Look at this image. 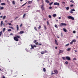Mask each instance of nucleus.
I'll return each instance as SVG.
<instances>
[{
    "mask_svg": "<svg viewBox=\"0 0 78 78\" xmlns=\"http://www.w3.org/2000/svg\"><path fill=\"white\" fill-rule=\"evenodd\" d=\"M31 47L33 49V48H34V46H33V45H32V44H31Z\"/></svg>",
    "mask_w": 78,
    "mask_h": 78,
    "instance_id": "30",
    "label": "nucleus"
},
{
    "mask_svg": "<svg viewBox=\"0 0 78 78\" xmlns=\"http://www.w3.org/2000/svg\"><path fill=\"white\" fill-rule=\"evenodd\" d=\"M2 17H3V16H0V18H2Z\"/></svg>",
    "mask_w": 78,
    "mask_h": 78,
    "instance_id": "60",
    "label": "nucleus"
},
{
    "mask_svg": "<svg viewBox=\"0 0 78 78\" xmlns=\"http://www.w3.org/2000/svg\"><path fill=\"white\" fill-rule=\"evenodd\" d=\"M62 4H65V2H62Z\"/></svg>",
    "mask_w": 78,
    "mask_h": 78,
    "instance_id": "55",
    "label": "nucleus"
},
{
    "mask_svg": "<svg viewBox=\"0 0 78 78\" xmlns=\"http://www.w3.org/2000/svg\"><path fill=\"white\" fill-rule=\"evenodd\" d=\"M66 10H69V7H67L66 8Z\"/></svg>",
    "mask_w": 78,
    "mask_h": 78,
    "instance_id": "31",
    "label": "nucleus"
},
{
    "mask_svg": "<svg viewBox=\"0 0 78 78\" xmlns=\"http://www.w3.org/2000/svg\"><path fill=\"white\" fill-rule=\"evenodd\" d=\"M41 28V26H39L38 28V29H40V28Z\"/></svg>",
    "mask_w": 78,
    "mask_h": 78,
    "instance_id": "39",
    "label": "nucleus"
},
{
    "mask_svg": "<svg viewBox=\"0 0 78 78\" xmlns=\"http://www.w3.org/2000/svg\"><path fill=\"white\" fill-rule=\"evenodd\" d=\"M2 31H1L0 32V36H1V35H2Z\"/></svg>",
    "mask_w": 78,
    "mask_h": 78,
    "instance_id": "37",
    "label": "nucleus"
},
{
    "mask_svg": "<svg viewBox=\"0 0 78 78\" xmlns=\"http://www.w3.org/2000/svg\"><path fill=\"white\" fill-rule=\"evenodd\" d=\"M70 48H67V51H70Z\"/></svg>",
    "mask_w": 78,
    "mask_h": 78,
    "instance_id": "25",
    "label": "nucleus"
},
{
    "mask_svg": "<svg viewBox=\"0 0 78 78\" xmlns=\"http://www.w3.org/2000/svg\"><path fill=\"white\" fill-rule=\"evenodd\" d=\"M24 33V31H20L19 33L20 34H23V33Z\"/></svg>",
    "mask_w": 78,
    "mask_h": 78,
    "instance_id": "15",
    "label": "nucleus"
},
{
    "mask_svg": "<svg viewBox=\"0 0 78 78\" xmlns=\"http://www.w3.org/2000/svg\"><path fill=\"white\" fill-rule=\"evenodd\" d=\"M44 30H47V27H46V26H45V25H44Z\"/></svg>",
    "mask_w": 78,
    "mask_h": 78,
    "instance_id": "20",
    "label": "nucleus"
},
{
    "mask_svg": "<svg viewBox=\"0 0 78 78\" xmlns=\"http://www.w3.org/2000/svg\"><path fill=\"white\" fill-rule=\"evenodd\" d=\"M65 64H66V65L68 64V62H67V61H66V62H65Z\"/></svg>",
    "mask_w": 78,
    "mask_h": 78,
    "instance_id": "38",
    "label": "nucleus"
},
{
    "mask_svg": "<svg viewBox=\"0 0 78 78\" xmlns=\"http://www.w3.org/2000/svg\"><path fill=\"white\" fill-rule=\"evenodd\" d=\"M47 24L48 25H49V22L48 21H47Z\"/></svg>",
    "mask_w": 78,
    "mask_h": 78,
    "instance_id": "40",
    "label": "nucleus"
},
{
    "mask_svg": "<svg viewBox=\"0 0 78 78\" xmlns=\"http://www.w3.org/2000/svg\"><path fill=\"white\" fill-rule=\"evenodd\" d=\"M27 2L26 3L23 4V5H22V6H24V5H26V4H27Z\"/></svg>",
    "mask_w": 78,
    "mask_h": 78,
    "instance_id": "29",
    "label": "nucleus"
},
{
    "mask_svg": "<svg viewBox=\"0 0 78 78\" xmlns=\"http://www.w3.org/2000/svg\"><path fill=\"white\" fill-rule=\"evenodd\" d=\"M55 28H58V26L56 24L55 25Z\"/></svg>",
    "mask_w": 78,
    "mask_h": 78,
    "instance_id": "34",
    "label": "nucleus"
},
{
    "mask_svg": "<svg viewBox=\"0 0 78 78\" xmlns=\"http://www.w3.org/2000/svg\"><path fill=\"white\" fill-rule=\"evenodd\" d=\"M73 60H74V61H76V58H73Z\"/></svg>",
    "mask_w": 78,
    "mask_h": 78,
    "instance_id": "33",
    "label": "nucleus"
},
{
    "mask_svg": "<svg viewBox=\"0 0 78 78\" xmlns=\"http://www.w3.org/2000/svg\"><path fill=\"white\" fill-rule=\"evenodd\" d=\"M76 33V31H75L74 30L73 31V33Z\"/></svg>",
    "mask_w": 78,
    "mask_h": 78,
    "instance_id": "51",
    "label": "nucleus"
},
{
    "mask_svg": "<svg viewBox=\"0 0 78 78\" xmlns=\"http://www.w3.org/2000/svg\"><path fill=\"white\" fill-rule=\"evenodd\" d=\"M10 35H13V34L12 33H11L10 34Z\"/></svg>",
    "mask_w": 78,
    "mask_h": 78,
    "instance_id": "56",
    "label": "nucleus"
},
{
    "mask_svg": "<svg viewBox=\"0 0 78 78\" xmlns=\"http://www.w3.org/2000/svg\"><path fill=\"white\" fill-rule=\"evenodd\" d=\"M16 37L17 38V39H18V38H20V36H16Z\"/></svg>",
    "mask_w": 78,
    "mask_h": 78,
    "instance_id": "16",
    "label": "nucleus"
},
{
    "mask_svg": "<svg viewBox=\"0 0 78 78\" xmlns=\"http://www.w3.org/2000/svg\"><path fill=\"white\" fill-rule=\"evenodd\" d=\"M43 70L44 72H46V69H45V68H43Z\"/></svg>",
    "mask_w": 78,
    "mask_h": 78,
    "instance_id": "23",
    "label": "nucleus"
},
{
    "mask_svg": "<svg viewBox=\"0 0 78 78\" xmlns=\"http://www.w3.org/2000/svg\"><path fill=\"white\" fill-rule=\"evenodd\" d=\"M32 1H29L27 3L28 4H31L32 3Z\"/></svg>",
    "mask_w": 78,
    "mask_h": 78,
    "instance_id": "14",
    "label": "nucleus"
},
{
    "mask_svg": "<svg viewBox=\"0 0 78 78\" xmlns=\"http://www.w3.org/2000/svg\"><path fill=\"white\" fill-rule=\"evenodd\" d=\"M2 78H5V76H3L2 77Z\"/></svg>",
    "mask_w": 78,
    "mask_h": 78,
    "instance_id": "64",
    "label": "nucleus"
},
{
    "mask_svg": "<svg viewBox=\"0 0 78 78\" xmlns=\"http://www.w3.org/2000/svg\"><path fill=\"white\" fill-rule=\"evenodd\" d=\"M70 13H71V14H73V12L71 11L70 12Z\"/></svg>",
    "mask_w": 78,
    "mask_h": 78,
    "instance_id": "46",
    "label": "nucleus"
},
{
    "mask_svg": "<svg viewBox=\"0 0 78 78\" xmlns=\"http://www.w3.org/2000/svg\"><path fill=\"white\" fill-rule=\"evenodd\" d=\"M71 11H75V10L74 9H71Z\"/></svg>",
    "mask_w": 78,
    "mask_h": 78,
    "instance_id": "47",
    "label": "nucleus"
},
{
    "mask_svg": "<svg viewBox=\"0 0 78 78\" xmlns=\"http://www.w3.org/2000/svg\"><path fill=\"white\" fill-rule=\"evenodd\" d=\"M34 29L36 31H37V29L36 28V27H34Z\"/></svg>",
    "mask_w": 78,
    "mask_h": 78,
    "instance_id": "50",
    "label": "nucleus"
},
{
    "mask_svg": "<svg viewBox=\"0 0 78 78\" xmlns=\"http://www.w3.org/2000/svg\"><path fill=\"white\" fill-rule=\"evenodd\" d=\"M72 41H73V42H76V40H75V39H73Z\"/></svg>",
    "mask_w": 78,
    "mask_h": 78,
    "instance_id": "24",
    "label": "nucleus"
},
{
    "mask_svg": "<svg viewBox=\"0 0 78 78\" xmlns=\"http://www.w3.org/2000/svg\"><path fill=\"white\" fill-rule=\"evenodd\" d=\"M48 17L50 18V19H51V15H49Z\"/></svg>",
    "mask_w": 78,
    "mask_h": 78,
    "instance_id": "32",
    "label": "nucleus"
},
{
    "mask_svg": "<svg viewBox=\"0 0 78 78\" xmlns=\"http://www.w3.org/2000/svg\"><path fill=\"white\" fill-rule=\"evenodd\" d=\"M22 26V24H21L20 25V27H21Z\"/></svg>",
    "mask_w": 78,
    "mask_h": 78,
    "instance_id": "53",
    "label": "nucleus"
},
{
    "mask_svg": "<svg viewBox=\"0 0 78 78\" xmlns=\"http://www.w3.org/2000/svg\"><path fill=\"white\" fill-rule=\"evenodd\" d=\"M19 25H16V30H17V31H18L19 30Z\"/></svg>",
    "mask_w": 78,
    "mask_h": 78,
    "instance_id": "13",
    "label": "nucleus"
},
{
    "mask_svg": "<svg viewBox=\"0 0 78 78\" xmlns=\"http://www.w3.org/2000/svg\"><path fill=\"white\" fill-rule=\"evenodd\" d=\"M5 23H7V22H8V21L7 20H5Z\"/></svg>",
    "mask_w": 78,
    "mask_h": 78,
    "instance_id": "57",
    "label": "nucleus"
},
{
    "mask_svg": "<svg viewBox=\"0 0 78 78\" xmlns=\"http://www.w3.org/2000/svg\"><path fill=\"white\" fill-rule=\"evenodd\" d=\"M52 16L54 17H56V14H53Z\"/></svg>",
    "mask_w": 78,
    "mask_h": 78,
    "instance_id": "17",
    "label": "nucleus"
},
{
    "mask_svg": "<svg viewBox=\"0 0 78 78\" xmlns=\"http://www.w3.org/2000/svg\"><path fill=\"white\" fill-rule=\"evenodd\" d=\"M66 59L67 60H68V61H70V58L69 56H66Z\"/></svg>",
    "mask_w": 78,
    "mask_h": 78,
    "instance_id": "6",
    "label": "nucleus"
},
{
    "mask_svg": "<svg viewBox=\"0 0 78 78\" xmlns=\"http://www.w3.org/2000/svg\"><path fill=\"white\" fill-rule=\"evenodd\" d=\"M61 18L60 17H58V19H61Z\"/></svg>",
    "mask_w": 78,
    "mask_h": 78,
    "instance_id": "61",
    "label": "nucleus"
},
{
    "mask_svg": "<svg viewBox=\"0 0 78 78\" xmlns=\"http://www.w3.org/2000/svg\"><path fill=\"white\" fill-rule=\"evenodd\" d=\"M73 41H71V42H70V44H73Z\"/></svg>",
    "mask_w": 78,
    "mask_h": 78,
    "instance_id": "42",
    "label": "nucleus"
},
{
    "mask_svg": "<svg viewBox=\"0 0 78 78\" xmlns=\"http://www.w3.org/2000/svg\"><path fill=\"white\" fill-rule=\"evenodd\" d=\"M36 45H42V44H41V43L40 44H38V42H37L36 43H35Z\"/></svg>",
    "mask_w": 78,
    "mask_h": 78,
    "instance_id": "10",
    "label": "nucleus"
},
{
    "mask_svg": "<svg viewBox=\"0 0 78 78\" xmlns=\"http://www.w3.org/2000/svg\"><path fill=\"white\" fill-rule=\"evenodd\" d=\"M69 45V44H66L65 46L66 47H67V46H68V45Z\"/></svg>",
    "mask_w": 78,
    "mask_h": 78,
    "instance_id": "41",
    "label": "nucleus"
},
{
    "mask_svg": "<svg viewBox=\"0 0 78 78\" xmlns=\"http://www.w3.org/2000/svg\"><path fill=\"white\" fill-rule=\"evenodd\" d=\"M3 22L2 21L1 22V27H2V25H3Z\"/></svg>",
    "mask_w": 78,
    "mask_h": 78,
    "instance_id": "26",
    "label": "nucleus"
},
{
    "mask_svg": "<svg viewBox=\"0 0 78 78\" xmlns=\"http://www.w3.org/2000/svg\"><path fill=\"white\" fill-rule=\"evenodd\" d=\"M62 58L63 59V60H66V58L64 57H62Z\"/></svg>",
    "mask_w": 78,
    "mask_h": 78,
    "instance_id": "22",
    "label": "nucleus"
},
{
    "mask_svg": "<svg viewBox=\"0 0 78 78\" xmlns=\"http://www.w3.org/2000/svg\"><path fill=\"white\" fill-rule=\"evenodd\" d=\"M53 3V2H51L49 3V5H51Z\"/></svg>",
    "mask_w": 78,
    "mask_h": 78,
    "instance_id": "35",
    "label": "nucleus"
},
{
    "mask_svg": "<svg viewBox=\"0 0 78 78\" xmlns=\"http://www.w3.org/2000/svg\"><path fill=\"white\" fill-rule=\"evenodd\" d=\"M12 3L13 5H15V1H12Z\"/></svg>",
    "mask_w": 78,
    "mask_h": 78,
    "instance_id": "27",
    "label": "nucleus"
},
{
    "mask_svg": "<svg viewBox=\"0 0 78 78\" xmlns=\"http://www.w3.org/2000/svg\"><path fill=\"white\" fill-rule=\"evenodd\" d=\"M10 28H11L12 29V30H13L14 29V28H13V27H9Z\"/></svg>",
    "mask_w": 78,
    "mask_h": 78,
    "instance_id": "49",
    "label": "nucleus"
},
{
    "mask_svg": "<svg viewBox=\"0 0 78 78\" xmlns=\"http://www.w3.org/2000/svg\"><path fill=\"white\" fill-rule=\"evenodd\" d=\"M63 52H64L63 50H60L59 52V54H58V55H59V54H60V53H63Z\"/></svg>",
    "mask_w": 78,
    "mask_h": 78,
    "instance_id": "8",
    "label": "nucleus"
},
{
    "mask_svg": "<svg viewBox=\"0 0 78 78\" xmlns=\"http://www.w3.org/2000/svg\"><path fill=\"white\" fill-rule=\"evenodd\" d=\"M67 18L68 19H71L72 20H74V18L73 17H72V16H67Z\"/></svg>",
    "mask_w": 78,
    "mask_h": 78,
    "instance_id": "2",
    "label": "nucleus"
},
{
    "mask_svg": "<svg viewBox=\"0 0 78 78\" xmlns=\"http://www.w3.org/2000/svg\"><path fill=\"white\" fill-rule=\"evenodd\" d=\"M57 48H57V47H55V48L56 49H57Z\"/></svg>",
    "mask_w": 78,
    "mask_h": 78,
    "instance_id": "62",
    "label": "nucleus"
},
{
    "mask_svg": "<svg viewBox=\"0 0 78 78\" xmlns=\"http://www.w3.org/2000/svg\"><path fill=\"white\" fill-rule=\"evenodd\" d=\"M55 43L56 45H58V42H57V41L56 40H55Z\"/></svg>",
    "mask_w": 78,
    "mask_h": 78,
    "instance_id": "11",
    "label": "nucleus"
},
{
    "mask_svg": "<svg viewBox=\"0 0 78 78\" xmlns=\"http://www.w3.org/2000/svg\"><path fill=\"white\" fill-rule=\"evenodd\" d=\"M54 72H55V73H56V74H58V71H57V70H54Z\"/></svg>",
    "mask_w": 78,
    "mask_h": 78,
    "instance_id": "9",
    "label": "nucleus"
},
{
    "mask_svg": "<svg viewBox=\"0 0 78 78\" xmlns=\"http://www.w3.org/2000/svg\"><path fill=\"white\" fill-rule=\"evenodd\" d=\"M14 39L15 41H19V39L17 38V37H14Z\"/></svg>",
    "mask_w": 78,
    "mask_h": 78,
    "instance_id": "5",
    "label": "nucleus"
},
{
    "mask_svg": "<svg viewBox=\"0 0 78 78\" xmlns=\"http://www.w3.org/2000/svg\"><path fill=\"white\" fill-rule=\"evenodd\" d=\"M46 2H47V3H49V1L48 0H47L46 1Z\"/></svg>",
    "mask_w": 78,
    "mask_h": 78,
    "instance_id": "43",
    "label": "nucleus"
},
{
    "mask_svg": "<svg viewBox=\"0 0 78 78\" xmlns=\"http://www.w3.org/2000/svg\"><path fill=\"white\" fill-rule=\"evenodd\" d=\"M47 53V51L46 50H45L44 51H44H42L41 52V55H43V54H44V53Z\"/></svg>",
    "mask_w": 78,
    "mask_h": 78,
    "instance_id": "4",
    "label": "nucleus"
},
{
    "mask_svg": "<svg viewBox=\"0 0 78 78\" xmlns=\"http://www.w3.org/2000/svg\"><path fill=\"white\" fill-rule=\"evenodd\" d=\"M55 74V73H51V75H53V74Z\"/></svg>",
    "mask_w": 78,
    "mask_h": 78,
    "instance_id": "59",
    "label": "nucleus"
},
{
    "mask_svg": "<svg viewBox=\"0 0 78 78\" xmlns=\"http://www.w3.org/2000/svg\"><path fill=\"white\" fill-rule=\"evenodd\" d=\"M1 5H2V6H4L5 5H6V4L5 3H1Z\"/></svg>",
    "mask_w": 78,
    "mask_h": 78,
    "instance_id": "12",
    "label": "nucleus"
},
{
    "mask_svg": "<svg viewBox=\"0 0 78 78\" xmlns=\"http://www.w3.org/2000/svg\"><path fill=\"white\" fill-rule=\"evenodd\" d=\"M33 46H34V47H36V46L35 45H34Z\"/></svg>",
    "mask_w": 78,
    "mask_h": 78,
    "instance_id": "58",
    "label": "nucleus"
},
{
    "mask_svg": "<svg viewBox=\"0 0 78 78\" xmlns=\"http://www.w3.org/2000/svg\"><path fill=\"white\" fill-rule=\"evenodd\" d=\"M49 8L50 9H51V8H52V7H49Z\"/></svg>",
    "mask_w": 78,
    "mask_h": 78,
    "instance_id": "54",
    "label": "nucleus"
},
{
    "mask_svg": "<svg viewBox=\"0 0 78 78\" xmlns=\"http://www.w3.org/2000/svg\"><path fill=\"white\" fill-rule=\"evenodd\" d=\"M75 51V52H77V51H76V50H75V51Z\"/></svg>",
    "mask_w": 78,
    "mask_h": 78,
    "instance_id": "63",
    "label": "nucleus"
},
{
    "mask_svg": "<svg viewBox=\"0 0 78 78\" xmlns=\"http://www.w3.org/2000/svg\"><path fill=\"white\" fill-rule=\"evenodd\" d=\"M25 16H26V13H25L24 14L23 16V18H24V17H25Z\"/></svg>",
    "mask_w": 78,
    "mask_h": 78,
    "instance_id": "21",
    "label": "nucleus"
},
{
    "mask_svg": "<svg viewBox=\"0 0 78 78\" xmlns=\"http://www.w3.org/2000/svg\"><path fill=\"white\" fill-rule=\"evenodd\" d=\"M3 19H5L6 18V16H3Z\"/></svg>",
    "mask_w": 78,
    "mask_h": 78,
    "instance_id": "36",
    "label": "nucleus"
},
{
    "mask_svg": "<svg viewBox=\"0 0 78 78\" xmlns=\"http://www.w3.org/2000/svg\"><path fill=\"white\" fill-rule=\"evenodd\" d=\"M54 5H57L58 6H59V3L57 2L54 3Z\"/></svg>",
    "mask_w": 78,
    "mask_h": 78,
    "instance_id": "7",
    "label": "nucleus"
},
{
    "mask_svg": "<svg viewBox=\"0 0 78 78\" xmlns=\"http://www.w3.org/2000/svg\"><path fill=\"white\" fill-rule=\"evenodd\" d=\"M73 4H72V5H70V6L71 7H73Z\"/></svg>",
    "mask_w": 78,
    "mask_h": 78,
    "instance_id": "52",
    "label": "nucleus"
},
{
    "mask_svg": "<svg viewBox=\"0 0 78 78\" xmlns=\"http://www.w3.org/2000/svg\"><path fill=\"white\" fill-rule=\"evenodd\" d=\"M34 43H36L37 42V40H35L33 41Z\"/></svg>",
    "mask_w": 78,
    "mask_h": 78,
    "instance_id": "28",
    "label": "nucleus"
},
{
    "mask_svg": "<svg viewBox=\"0 0 78 78\" xmlns=\"http://www.w3.org/2000/svg\"><path fill=\"white\" fill-rule=\"evenodd\" d=\"M70 2H72V3H74V1L73 0H71Z\"/></svg>",
    "mask_w": 78,
    "mask_h": 78,
    "instance_id": "44",
    "label": "nucleus"
},
{
    "mask_svg": "<svg viewBox=\"0 0 78 78\" xmlns=\"http://www.w3.org/2000/svg\"><path fill=\"white\" fill-rule=\"evenodd\" d=\"M8 31H11V29H9L8 30Z\"/></svg>",
    "mask_w": 78,
    "mask_h": 78,
    "instance_id": "48",
    "label": "nucleus"
},
{
    "mask_svg": "<svg viewBox=\"0 0 78 78\" xmlns=\"http://www.w3.org/2000/svg\"><path fill=\"white\" fill-rule=\"evenodd\" d=\"M66 24L65 23H61L60 24V26L61 27H62V26H66Z\"/></svg>",
    "mask_w": 78,
    "mask_h": 78,
    "instance_id": "3",
    "label": "nucleus"
},
{
    "mask_svg": "<svg viewBox=\"0 0 78 78\" xmlns=\"http://www.w3.org/2000/svg\"><path fill=\"white\" fill-rule=\"evenodd\" d=\"M63 30L65 32H67V30H66V29L63 28Z\"/></svg>",
    "mask_w": 78,
    "mask_h": 78,
    "instance_id": "18",
    "label": "nucleus"
},
{
    "mask_svg": "<svg viewBox=\"0 0 78 78\" xmlns=\"http://www.w3.org/2000/svg\"><path fill=\"white\" fill-rule=\"evenodd\" d=\"M42 2L43 4L42 5H41V8L42 11H44L45 10V8H44V1H43V0L42 1Z\"/></svg>",
    "mask_w": 78,
    "mask_h": 78,
    "instance_id": "1",
    "label": "nucleus"
},
{
    "mask_svg": "<svg viewBox=\"0 0 78 78\" xmlns=\"http://www.w3.org/2000/svg\"><path fill=\"white\" fill-rule=\"evenodd\" d=\"M4 9V7H0V9L1 10H2V9Z\"/></svg>",
    "mask_w": 78,
    "mask_h": 78,
    "instance_id": "19",
    "label": "nucleus"
},
{
    "mask_svg": "<svg viewBox=\"0 0 78 78\" xmlns=\"http://www.w3.org/2000/svg\"><path fill=\"white\" fill-rule=\"evenodd\" d=\"M5 28H4L3 29V31L4 32L5 31Z\"/></svg>",
    "mask_w": 78,
    "mask_h": 78,
    "instance_id": "45",
    "label": "nucleus"
}]
</instances>
